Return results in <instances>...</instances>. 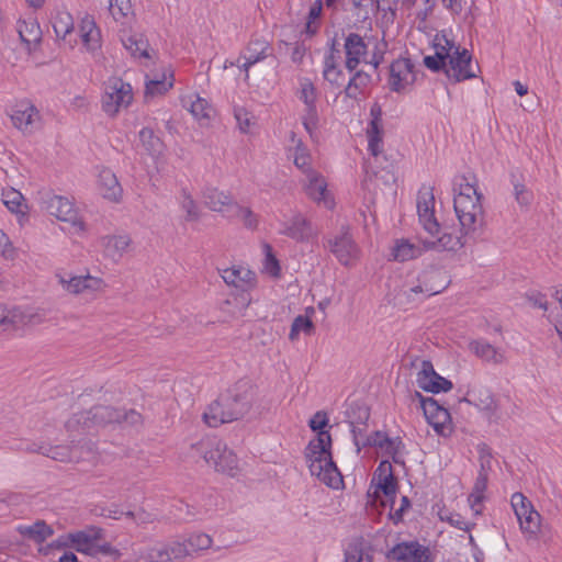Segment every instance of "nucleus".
Instances as JSON below:
<instances>
[{
  "label": "nucleus",
  "mask_w": 562,
  "mask_h": 562,
  "mask_svg": "<svg viewBox=\"0 0 562 562\" xmlns=\"http://www.w3.org/2000/svg\"><path fill=\"white\" fill-rule=\"evenodd\" d=\"M327 425L328 417L323 411L316 412L310 419L308 426L312 430L317 431V436L307 445L305 458L313 476L331 488H338L342 484V476L333 461L331 436L328 430H325Z\"/></svg>",
  "instance_id": "obj_1"
},
{
  "label": "nucleus",
  "mask_w": 562,
  "mask_h": 562,
  "mask_svg": "<svg viewBox=\"0 0 562 562\" xmlns=\"http://www.w3.org/2000/svg\"><path fill=\"white\" fill-rule=\"evenodd\" d=\"M111 423H125L135 426L142 423V415L134 411H121L112 406L98 405L89 411L74 414L65 424V427L72 439L86 434H90L93 429Z\"/></svg>",
  "instance_id": "obj_2"
},
{
  "label": "nucleus",
  "mask_w": 562,
  "mask_h": 562,
  "mask_svg": "<svg viewBox=\"0 0 562 562\" xmlns=\"http://www.w3.org/2000/svg\"><path fill=\"white\" fill-rule=\"evenodd\" d=\"M458 193L454 195L453 207L464 236L476 237L484 226V211L481 203L475 178L465 176L457 183Z\"/></svg>",
  "instance_id": "obj_3"
},
{
  "label": "nucleus",
  "mask_w": 562,
  "mask_h": 562,
  "mask_svg": "<svg viewBox=\"0 0 562 562\" xmlns=\"http://www.w3.org/2000/svg\"><path fill=\"white\" fill-rule=\"evenodd\" d=\"M46 312L42 308L0 304V331H19L43 324Z\"/></svg>",
  "instance_id": "obj_4"
},
{
  "label": "nucleus",
  "mask_w": 562,
  "mask_h": 562,
  "mask_svg": "<svg viewBox=\"0 0 562 562\" xmlns=\"http://www.w3.org/2000/svg\"><path fill=\"white\" fill-rule=\"evenodd\" d=\"M203 458L215 471L235 476L238 473V460L225 442L220 439H207L203 445Z\"/></svg>",
  "instance_id": "obj_5"
},
{
  "label": "nucleus",
  "mask_w": 562,
  "mask_h": 562,
  "mask_svg": "<svg viewBox=\"0 0 562 562\" xmlns=\"http://www.w3.org/2000/svg\"><path fill=\"white\" fill-rule=\"evenodd\" d=\"M132 100V86L124 82L121 78H113L110 80L103 95L102 109L106 114L114 116L121 109L127 108Z\"/></svg>",
  "instance_id": "obj_6"
},
{
  "label": "nucleus",
  "mask_w": 562,
  "mask_h": 562,
  "mask_svg": "<svg viewBox=\"0 0 562 562\" xmlns=\"http://www.w3.org/2000/svg\"><path fill=\"white\" fill-rule=\"evenodd\" d=\"M56 278L63 290L74 295H94L102 292L105 283L101 278L90 274L72 276L70 273H57Z\"/></svg>",
  "instance_id": "obj_7"
},
{
  "label": "nucleus",
  "mask_w": 562,
  "mask_h": 562,
  "mask_svg": "<svg viewBox=\"0 0 562 562\" xmlns=\"http://www.w3.org/2000/svg\"><path fill=\"white\" fill-rule=\"evenodd\" d=\"M225 395L234 406V419L238 420L250 411L257 395V387L249 380H239Z\"/></svg>",
  "instance_id": "obj_8"
},
{
  "label": "nucleus",
  "mask_w": 562,
  "mask_h": 562,
  "mask_svg": "<svg viewBox=\"0 0 562 562\" xmlns=\"http://www.w3.org/2000/svg\"><path fill=\"white\" fill-rule=\"evenodd\" d=\"M480 70L477 63L472 61V55L465 48H456L450 60L447 63L446 75L454 81H463L476 77Z\"/></svg>",
  "instance_id": "obj_9"
},
{
  "label": "nucleus",
  "mask_w": 562,
  "mask_h": 562,
  "mask_svg": "<svg viewBox=\"0 0 562 562\" xmlns=\"http://www.w3.org/2000/svg\"><path fill=\"white\" fill-rule=\"evenodd\" d=\"M387 562H432L429 549L418 541H403L386 552Z\"/></svg>",
  "instance_id": "obj_10"
},
{
  "label": "nucleus",
  "mask_w": 562,
  "mask_h": 562,
  "mask_svg": "<svg viewBox=\"0 0 562 562\" xmlns=\"http://www.w3.org/2000/svg\"><path fill=\"white\" fill-rule=\"evenodd\" d=\"M420 402L424 415L434 430L440 436H449L452 431L449 411L432 397H422Z\"/></svg>",
  "instance_id": "obj_11"
},
{
  "label": "nucleus",
  "mask_w": 562,
  "mask_h": 562,
  "mask_svg": "<svg viewBox=\"0 0 562 562\" xmlns=\"http://www.w3.org/2000/svg\"><path fill=\"white\" fill-rule=\"evenodd\" d=\"M415 80V66L411 59L401 57L390 65L389 87L392 91L404 92Z\"/></svg>",
  "instance_id": "obj_12"
},
{
  "label": "nucleus",
  "mask_w": 562,
  "mask_h": 562,
  "mask_svg": "<svg viewBox=\"0 0 562 562\" xmlns=\"http://www.w3.org/2000/svg\"><path fill=\"white\" fill-rule=\"evenodd\" d=\"M13 125L24 134H32L38 126L40 112L29 100L16 102L10 113Z\"/></svg>",
  "instance_id": "obj_13"
},
{
  "label": "nucleus",
  "mask_w": 562,
  "mask_h": 562,
  "mask_svg": "<svg viewBox=\"0 0 562 562\" xmlns=\"http://www.w3.org/2000/svg\"><path fill=\"white\" fill-rule=\"evenodd\" d=\"M43 204L45 210L59 221L67 222L78 229L83 228V223L79 218L72 203L67 198L60 195H47L43 200Z\"/></svg>",
  "instance_id": "obj_14"
},
{
  "label": "nucleus",
  "mask_w": 562,
  "mask_h": 562,
  "mask_svg": "<svg viewBox=\"0 0 562 562\" xmlns=\"http://www.w3.org/2000/svg\"><path fill=\"white\" fill-rule=\"evenodd\" d=\"M435 196L432 190L426 188L418 193L417 198V213L419 223L424 229L431 236L439 234L440 225L435 217Z\"/></svg>",
  "instance_id": "obj_15"
},
{
  "label": "nucleus",
  "mask_w": 562,
  "mask_h": 562,
  "mask_svg": "<svg viewBox=\"0 0 562 562\" xmlns=\"http://www.w3.org/2000/svg\"><path fill=\"white\" fill-rule=\"evenodd\" d=\"M418 386L430 393L448 392L452 389V382L439 375L430 361L423 360L422 368L417 373Z\"/></svg>",
  "instance_id": "obj_16"
},
{
  "label": "nucleus",
  "mask_w": 562,
  "mask_h": 562,
  "mask_svg": "<svg viewBox=\"0 0 562 562\" xmlns=\"http://www.w3.org/2000/svg\"><path fill=\"white\" fill-rule=\"evenodd\" d=\"M145 101L156 97L164 95L173 87V71L170 68H164L161 71L153 70L145 76Z\"/></svg>",
  "instance_id": "obj_17"
},
{
  "label": "nucleus",
  "mask_w": 562,
  "mask_h": 562,
  "mask_svg": "<svg viewBox=\"0 0 562 562\" xmlns=\"http://www.w3.org/2000/svg\"><path fill=\"white\" fill-rule=\"evenodd\" d=\"M341 50L337 46L336 40L331 44L324 57L323 78L331 86L340 87L345 81V75L340 67Z\"/></svg>",
  "instance_id": "obj_18"
},
{
  "label": "nucleus",
  "mask_w": 562,
  "mask_h": 562,
  "mask_svg": "<svg viewBox=\"0 0 562 562\" xmlns=\"http://www.w3.org/2000/svg\"><path fill=\"white\" fill-rule=\"evenodd\" d=\"M345 67L351 72L358 65L364 61L368 53V45L357 33H349L345 37Z\"/></svg>",
  "instance_id": "obj_19"
},
{
  "label": "nucleus",
  "mask_w": 562,
  "mask_h": 562,
  "mask_svg": "<svg viewBox=\"0 0 562 562\" xmlns=\"http://www.w3.org/2000/svg\"><path fill=\"white\" fill-rule=\"evenodd\" d=\"M460 402L468 403L484 412L491 419L496 416L498 405L492 392L485 386H475L470 390Z\"/></svg>",
  "instance_id": "obj_20"
},
{
  "label": "nucleus",
  "mask_w": 562,
  "mask_h": 562,
  "mask_svg": "<svg viewBox=\"0 0 562 562\" xmlns=\"http://www.w3.org/2000/svg\"><path fill=\"white\" fill-rule=\"evenodd\" d=\"M280 233L299 243L310 241L317 234L312 223L300 213L285 222Z\"/></svg>",
  "instance_id": "obj_21"
},
{
  "label": "nucleus",
  "mask_w": 562,
  "mask_h": 562,
  "mask_svg": "<svg viewBox=\"0 0 562 562\" xmlns=\"http://www.w3.org/2000/svg\"><path fill=\"white\" fill-rule=\"evenodd\" d=\"M328 247L339 262L345 266L351 265L358 258V247L348 232L328 240Z\"/></svg>",
  "instance_id": "obj_22"
},
{
  "label": "nucleus",
  "mask_w": 562,
  "mask_h": 562,
  "mask_svg": "<svg viewBox=\"0 0 562 562\" xmlns=\"http://www.w3.org/2000/svg\"><path fill=\"white\" fill-rule=\"evenodd\" d=\"M224 282L228 285L248 291L256 285V273L244 266H232L222 270Z\"/></svg>",
  "instance_id": "obj_23"
},
{
  "label": "nucleus",
  "mask_w": 562,
  "mask_h": 562,
  "mask_svg": "<svg viewBox=\"0 0 562 562\" xmlns=\"http://www.w3.org/2000/svg\"><path fill=\"white\" fill-rule=\"evenodd\" d=\"M304 190L315 202H324L325 206L331 207L333 201L329 199L327 183L316 170L305 175Z\"/></svg>",
  "instance_id": "obj_24"
},
{
  "label": "nucleus",
  "mask_w": 562,
  "mask_h": 562,
  "mask_svg": "<svg viewBox=\"0 0 562 562\" xmlns=\"http://www.w3.org/2000/svg\"><path fill=\"white\" fill-rule=\"evenodd\" d=\"M371 121L367 128L368 147L373 156L382 151V111L378 104H374L370 111Z\"/></svg>",
  "instance_id": "obj_25"
},
{
  "label": "nucleus",
  "mask_w": 562,
  "mask_h": 562,
  "mask_svg": "<svg viewBox=\"0 0 562 562\" xmlns=\"http://www.w3.org/2000/svg\"><path fill=\"white\" fill-rule=\"evenodd\" d=\"M272 48L270 44L265 40H251L246 47L241 58L245 60L240 66L246 71V78H248V70L254 64L270 56Z\"/></svg>",
  "instance_id": "obj_26"
},
{
  "label": "nucleus",
  "mask_w": 562,
  "mask_h": 562,
  "mask_svg": "<svg viewBox=\"0 0 562 562\" xmlns=\"http://www.w3.org/2000/svg\"><path fill=\"white\" fill-rule=\"evenodd\" d=\"M376 480L378 488L383 494L394 502V497L397 491V481L393 474L392 464L389 461H382L374 472V479Z\"/></svg>",
  "instance_id": "obj_27"
},
{
  "label": "nucleus",
  "mask_w": 562,
  "mask_h": 562,
  "mask_svg": "<svg viewBox=\"0 0 562 562\" xmlns=\"http://www.w3.org/2000/svg\"><path fill=\"white\" fill-rule=\"evenodd\" d=\"M204 204L213 212H231L236 204L229 193L216 188H206L202 194Z\"/></svg>",
  "instance_id": "obj_28"
},
{
  "label": "nucleus",
  "mask_w": 562,
  "mask_h": 562,
  "mask_svg": "<svg viewBox=\"0 0 562 562\" xmlns=\"http://www.w3.org/2000/svg\"><path fill=\"white\" fill-rule=\"evenodd\" d=\"M131 243L128 235H108L101 238L104 255L115 261L124 256Z\"/></svg>",
  "instance_id": "obj_29"
},
{
  "label": "nucleus",
  "mask_w": 562,
  "mask_h": 562,
  "mask_svg": "<svg viewBox=\"0 0 562 562\" xmlns=\"http://www.w3.org/2000/svg\"><path fill=\"white\" fill-rule=\"evenodd\" d=\"M99 186L101 194L104 199L119 202L122 198L123 189L115 173L111 169L104 168L100 171Z\"/></svg>",
  "instance_id": "obj_30"
},
{
  "label": "nucleus",
  "mask_w": 562,
  "mask_h": 562,
  "mask_svg": "<svg viewBox=\"0 0 562 562\" xmlns=\"http://www.w3.org/2000/svg\"><path fill=\"white\" fill-rule=\"evenodd\" d=\"M418 279L423 283L425 296L438 294L446 288V277L438 269L425 270Z\"/></svg>",
  "instance_id": "obj_31"
},
{
  "label": "nucleus",
  "mask_w": 562,
  "mask_h": 562,
  "mask_svg": "<svg viewBox=\"0 0 562 562\" xmlns=\"http://www.w3.org/2000/svg\"><path fill=\"white\" fill-rule=\"evenodd\" d=\"M291 142L293 144V162L295 167L304 175L314 171L310 150L300 138H296L294 132H291Z\"/></svg>",
  "instance_id": "obj_32"
},
{
  "label": "nucleus",
  "mask_w": 562,
  "mask_h": 562,
  "mask_svg": "<svg viewBox=\"0 0 562 562\" xmlns=\"http://www.w3.org/2000/svg\"><path fill=\"white\" fill-rule=\"evenodd\" d=\"M470 350L477 356L479 358L493 362V363H501L504 361V353L502 350L495 348L490 342L485 340H474L471 341Z\"/></svg>",
  "instance_id": "obj_33"
},
{
  "label": "nucleus",
  "mask_w": 562,
  "mask_h": 562,
  "mask_svg": "<svg viewBox=\"0 0 562 562\" xmlns=\"http://www.w3.org/2000/svg\"><path fill=\"white\" fill-rule=\"evenodd\" d=\"M122 43L132 56L147 59L150 57L148 53L149 44L143 34H127L122 37Z\"/></svg>",
  "instance_id": "obj_34"
},
{
  "label": "nucleus",
  "mask_w": 562,
  "mask_h": 562,
  "mask_svg": "<svg viewBox=\"0 0 562 562\" xmlns=\"http://www.w3.org/2000/svg\"><path fill=\"white\" fill-rule=\"evenodd\" d=\"M465 240H463L462 236H454L452 234H442L436 240H425L424 248L425 249H436V250H449L456 251L462 248L465 245Z\"/></svg>",
  "instance_id": "obj_35"
},
{
  "label": "nucleus",
  "mask_w": 562,
  "mask_h": 562,
  "mask_svg": "<svg viewBox=\"0 0 562 562\" xmlns=\"http://www.w3.org/2000/svg\"><path fill=\"white\" fill-rule=\"evenodd\" d=\"M205 424L210 427H218L222 424L234 422L233 415H225L221 398L211 403L203 414Z\"/></svg>",
  "instance_id": "obj_36"
},
{
  "label": "nucleus",
  "mask_w": 562,
  "mask_h": 562,
  "mask_svg": "<svg viewBox=\"0 0 562 562\" xmlns=\"http://www.w3.org/2000/svg\"><path fill=\"white\" fill-rule=\"evenodd\" d=\"M139 140L146 153L153 158L162 155L165 145L164 142L155 135L154 131L149 127H144L138 133Z\"/></svg>",
  "instance_id": "obj_37"
},
{
  "label": "nucleus",
  "mask_w": 562,
  "mask_h": 562,
  "mask_svg": "<svg viewBox=\"0 0 562 562\" xmlns=\"http://www.w3.org/2000/svg\"><path fill=\"white\" fill-rule=\"evenodd\" d=\"M18 33L21 42L24 43L27 48H30L32 44H38L42 38L40 24L35 20L19 21Z\"/></svg>",
  "instance_id": "obj_38"
},
{
  "label": "nucleus",
  "mask_w": 562,
  "mask_h": 562,
  "mask_svg": "<svg viewBox=\"0 0 562 562\" xmlns=\"http://www.w3.org/2000/svg\"><path fill=\"white\" fill-rule=\"evenodd\" d=\"M371 83V76L364 70L357 71L345 88L346 97L357 99Z\"/></svg>",
  "instance_id": "obj_39"
},
{
  "label": "nucleus",
  "mask_w": 562,
  "mask_h": 562,
  "mask_svg": "<svg viewBox=\"0 0 562 562\" xmlns=\"http://www.w3.org/2000/svg\"><path fill=\"white\" fill-rule=\"evenodd\" d=\"M19 532L35 542H43L53 535V529L44 520H37L31 526H20Z\"/></svg>",
  "instance_id": "obj_40"
},
{
  "label": "nucleus",
  "mask_w": 562,
  "mask_h": 562,
  "mask_svg": "<svg viewBox=\"0 0 562 562\" xmlns=\"http://www.w3.org/2000/svg\"><path fill=\"white\" fill-rule=\"evenodd\" d=\"M37 453L52 458L53 460H57L60 462H71L77 461L78 456L76 454V450L67 447V446H40Z\"/></svg>",
  "instance_id": "obj_41"
},
{
  "label": "nucleus",
  "mask_w": 562,
  "mask_h": 562,
  "mask_svg": "<svg viewBox=\"0 0 562 562\" xmlns=\"http://www.w3.org/2000/svg\"><path fill=\"white\" fill-rule=\"evenodd\" d=\"M423 250L424 248L419 245L413 244L407 239H401L393 249V257L397 261H407L419 257Z\"/></svg>",
  "instance_id": "obj_42"
},
{
  "label": "nucleus",
  "mask_w": 562,
  "mask_h": 562,
  "mask_svg": "<svg viewBox=\"0 0 562 562\" xmlns=\"http://www.w3.org/2000/svg\"><path fill=\"white\" fill-rule=\"evenodd\" d=\"M180 209L184 212V222H198L201 216L198 203L187 189H182L179 196Z\"/></svg>",
  "instance_id": "obj_43"
},
{
  "label": "nucleus",
  "mask_w": 562,
  "mask_h": 562,
  "mask_svg": "<svg viewBox=\"0 0 562 562\" xmlns=\"http://www.w3.org/2000/svg\"><path fill=\"white\" fill-rule=\"evenodd\" d=\"M521 531L528 537H535L540 530L541 516L531 507L526 515L517 517Z\"/></svg>",
  "instance_id": "obj_44"
},
{
  "label": "nucleus",
  "mask_w": 562,
  "mask_h": 562,
  "mask_svg": "<svg viewBox=\"0 0 562 562\" xmlns=\"http://www.w3.org/2000/svg\"><path fill=\"white\" fill-rule=\"evenodd\" d=\"M2 202L8 207V210L10 212L15 213V214H21V215L25 214L24 209L26 206L23 203L24 198H23L22 193L19 192L18 190H15L13 188L3 190Z\"/></svg>",
  "instance_id": "obj_45"
},
{
  "label": "nucleus",
  "mask_w": 562,
  "mask_h": 562,
  "mask_svg": "<svg viewBox=\"0 0 562 562\" xmlns=\"http://www.w3.org/2000/svg\"><path fill=\"white\" fill-rule=\"evenodd\" d=\"M487 481H488L487 475H484V473H479V475L475 480L473 490H472L471 494L469 495L468 501H469V504H470L472 510H474L475 515L481 514V509L476 508V505L481 504V502L484 498V492L487 487Z\"/></svg>",
  "instance_id": "obj_46"
},
{
  "label": "nucleus",
  "mask_w": 562,
  "mask_h": 562,
  "mask_svg": "<svg viewBox=\"0 0 562 562\" xmlns=\"http://www.w3.org/2000/svg\"><path fill=\"white\" fill-rule=\"evenodd\" d=\"M369 411L366 407H359V420H350L351 432L353 437V442L357 446V450L360 451L362 447V441L366 439L364 430H366V422L369 418Z\"/></svg>",
  "instance_id": "obj_47"
},
{
  "label": "nucleus",
  "mask_w": 562,
  "mask_h": 562,
  "mask_svg": "<svg viewBox=\"0 0 562 562\" xmlns=\"http://www.w3.org/2000/svg\"><path fill=\"white\" fill-rule=\"evenodd\" d=\"M53 29L57 37L65 38L74 30V19L70 13L60 11L53 21Z\"/></svg>",
  "instance_id": "obj_48"
},
{
  "label": "nucleus",
  "mask_w": 562,
  "mask_h": 562,
  "mask_svg": "<svg viewBox=\"0 0 562 562\" xmlns=\"http://www.w3.org/2000/svg\"><path fill=\"white\" fill-rule=\"evenodd\" d=\"M459 48L454 42L449 40L445 34H437L435 37V55L440 56L442 61H449L453 50Z\"/></svg>",
  "instance_id": "obj_49"
},
{
  "label": "nucleus",
  "mask_w": 562,
  "mask_h": 562,
  "mask_svg": "<svg viewBox=\"0 0 562 562\" xmlns=\"http://www.w3.org/2000/svg\"><path fill=\"white\" fill-rule=\"evenodd\" d=\"M314 324L310 316L299 315L293 319L289 338L292 341L296 340L301 331L310 336L314 333Z\"/></svg>",
  "instance_id": "obj_50"
},
{
  "label": "nucleus",
  "mask_w": 562,
  "mask_h": 562,
  "mask_svg": "<svg viewBox=\"0 0 562 562\" xmlns=\"http://www.w3.org/2000/svg\"><path fill=\"white\" fill-rule=\"evenodd\" d=\"M190 112L196 120L207 121L213 113V108L210 105L207 100L201 98L200 95H194V99L191 100L190 103Z\"/></svg>",
  "instance_id": "obj_51"
},
{
  "label": "nucleus",
  "mask_w": 562,
  "mask_h": 562,
  "mask_svg": "<svg viewBox=\"0 0 562 562\" xmlns=\"http://www.w3.org/2000/svg\"><path fill=\"white\" fill-rule=\"evenodd\" d=\"M231 212L243 223L246 228L256 229L258 227V216L249 207L241 206L236 203Z\"/></svg>",
  "instance_id": "obj_52"
},
{
  "label": "nucleus",
  "mask_w": 562,
  "mask_h": 562,
  "mask_svg": "<svg viewBox=\"0 0 562 562\" xmlns=\"http://www.w3.org/2000/svg\"><path fill=\"white\" fill-rule=\"evenodd\" d=\"M184 542L187 543L192 555L193 553L210 549L213 540L209 535L199 532L190 535Z\"/></svg>",
  "instance_id": "obj_53"
},
{
  "label": "nucleus",
  "mask_w": 562,
  "mask_h": 562,
  "mask_svg": "<svg viewBox=\"0 0 562 562\" xmlns=\"http://www.w3.org/2000/svg\"><path fill=\"white\" fill-rule=\"evenodd\" d=\"M344 562H372V555L361 543H353L347 548Z\"/></svg>",
  "instance_id": "obj_54"
},
{
  "label": "nucleus",
  "mask_w": 562,
  "mask_h": 562,
  "mask_svg": "<svg viewBox=\"0 0 562 562\" xmlns=\"http://www.w3.org/2000/svg\"><path fill=\"white\" fill-rule=\"evenodd\" d=\"M318 112L316 109V104L313 105H305L303 115H302V123L305 128V131L310 134L311 137L314 136L317 127H318Z\"/></svg>",
  "instance_id": "obj_55"
},
{
  "label": "nucleus",
  "mask_w": 562,
  "mask_h": 562,
  "mask_svg": "<svg viewBox=\"0 0 562 562\" xmlns=\"http://www.w3.org/2000/svg\"><path fill=\"white\" fill-rule=\"evenodd\" d=\"M299 99L304 105L316 104L317 91L313 82L307 78L300 81Z\"/></svg>",
  "instance_id": "obj_56"
},
{
  "label": "nucleus",
  "mask_w": 562,
  "mask_h": 562,
  "mask_svg": "<svg viewBox=\"0 0 562 562\" xmlns=\"http://www.w3.org/2000/svg\"><path fill=\"white\" fill-rule=\"evenodd\" d=\"M357 22H366L375 9L374 0H352Z\"/></svg>",
  "instance_id": "obj_57"
},
{
  "label": "nucleus",
  "mask_w": 562,
  "mask_h": 562,
  "mask_svg": "<svg viewBox=\"0 0 562 562\" xmlns=\"http://www.w3.org/2000/svg\"><path fill=\"white\" fill-rule=\"evenodd\" d=\"M68 538L70 539V541L74 543L75 548L78 551L85 553H88L92 549L95 539L86 531H77L75 533H69Z\"/></svg>",
  "instance_id": "obj_58"
},
{
  "label": "nucleus",
  "mask_w": 562,
  "mask_h": 562,
  "mask_svg": "<svg viewBox=\"0 0 562 562\" xmlns=\"http://www.w3.org/2000/svg\"><path fill=\"white\" fill-rule=\"evenodd\" d=\"M383 450L392 456L395 463L404 464L402 460V450L404 445L400 438H383Z\"/></svg>",
  "instance_id": "obj_59"
},
{
  "label": "nucleus",
  "mask_w": 562,
  "mask_h": 562,
  "mask_svg": "<svg viewBox=\"0 0 562 562\" xmlns=\"http://www.w3.org/2000/svg\"><path fill=\"white\" fill-rule=\"evenodd\" d=\"M167 549L170 562H181L184 558L191 555V551L189 550L186 542L175 541L168 543Z\"/></svg>",
  "instance_id": "obj_60"
},
{
  "label": "nucleus",
  "mask_w": 562,
  "mask_h": 562,
  "mask_svg": "<svg viewBox=\"0 0 562 562\" xmlns=\"http://www.w3.org/2000/svg\"><path fill=\"white\" fill-rule=\"evenodd\" d=\"M131 0H110L109 10L116 21L127 16V14L131 12Z\"/></svg>",
  "instance_id": "obj_61"
},
{
  "label": "nucleus",
  "mask_w": 562,
  "mask_h": 562,
  "mask_svg": "<svg viewBox=\"0 0 562 562\" xmlns=\"http://www.w3.org/2000/svg\"><path fill=\"white\" fill-rule=\"evenodd\" d=\"M16 255V248L11 243L9 236L0 229V256L7 260H14Z\"/></svg>",
  "instance_id": "obj_62"
},
{
  "label": "nucleus",
  "mask_w": 562,
  "mask_h": 562,
  "mask_svg": "<svg viewBox=\"0 0 562 562\" xmlns=\"http://www.w3.org/2000/svg\"><path fill=\"white\" fill-rule=\"evenodd\" d=\"M510 503L517 517L526 515L527 510L532 507L531 503L521 493H514Z\"/></svg>",
  "instance_id": "obj_63"
},
{
  "label": "nucleus",
  "mask_w": 562,
  "mask_h": 562,
  "mask_svg": "<svg viewBox=\"0 0 562 562\" xmlns=\"http://www.w3.org/2000/svg\"><path fill=\"white\" fill-rule=\"evenodd\" d=\"M235 119L241 133H248L252 124L254 116L244 108H236L234 110Z\"/></svg>",
  "instance_id": "obj_64"
}]
</instances>
